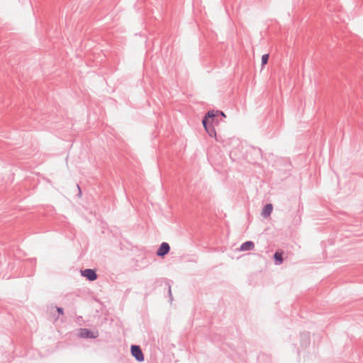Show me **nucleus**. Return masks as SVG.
I'll return each mask as SVG.
<instances>
[{
    "mask_svg": "<svg viewBox=\"0 0 363 363\" xmlns=\"http://www.w3.org/2000/svg\"><path fill=\"white\" fill-rule=\"evenodd\" d=\"M79 337L82 338H95L98 337L97 331H91L88 329H80L78 333Z\"/></svg>",
    "mask_w": 363,
    "mask_h": 363,
    "instance_id": "nucleus-2",
    "label": "nucleus"
},
{
    "mask_svg": "<svg viewBox=\"0 0 363 363\" xmlns=\"http://www.w3.org/2000/svg\"><path fill=\"white\" fill-rule=\"evenodd\" d=\"M269 60V55L265 54L262 56V66H264L267 64Z\"/></svg>",
    "mask_w": 363,
    "mask_h": 363,
    "instance_id": "nucleus-9",
    "label": "nucleus"
},
{
    "mask_svg": "<svg viewBox=\"0 0 363 363\" xmlns=\"http://www.w3.org/2000/svg\"><path fill=\"white\" fill-rule=\"evenodd\" d=\"M273 206L272 204H267L262 210V215L264 218H267L270 216L272 212Z\"/></svg>",
    "mask_w": 363,
    "mask_h": 363,
    "instance_id": "nucleus-6",
    "label": "nucleus"
},
{
    "mask_svg": "<svg viewBox=\"0 0 363 363\" xmlns=\"http://www.w3.org/2000/svg\"><path fill=\"white\" fill-rule=\"evenodd\" d=\"M274 257L277 261V264H280L282 263L283 259H282V252H276Z\"/></svg>",
    "mask_w": 363,
    "mask_h": 363,
    "instance_id": "nucleus-8",
    "label": "nucleus"
},
{
    "mask_svg": "<svg viewBox=\"0 0 363 363\" xmlns=\"http://www.w3.org/2000/svg\"><path fill=\"white\" fill-rule=\"evenodd\" d=\"M254 248V243L251 241H247L244 242L240 248V251H248Z\"/></svg>",
    "mask_w": 363,
    "mask_h": 363,
    "instance_id": "nucleus-7",
    "label": "nucleus"
},
{
    "mask_svg": "<svg viewBox=\"0 0 363 363\" xmlns=\"http://www.w3.org/2000/svg\"><path fill=\"white\" fill-rule=\"evenodd\" d=\"M218 114H220L222 116L225 117V114L222 111H209L202 121V123L206 131L208 133V135L211 137H216V133L215 129L208 123H212L213 121V118L218 116Z\"/></svg>",
    "mask_w": 363,
    "mask_h": 363,
    "instance_id": "nucleus-1",
    "label": "nucleus"
},
{
    "mask_svg": "<svg viewBox=\"0 0 363 363\" xmlns=\"http://www.w3.org/2000/svg\"><path fill=\"white\" fill-rule=\"evenodd\" d=\"M57 311L60 314H63V310L62 308H57Z\"/></svg>",
    "mask_w": 363,
    "mask_h": 363,
    "instance_id": "nucleus-10",
    "label": "nucleus"
},
{
    "mask_svg": "<svg viewBox=\"0 0 363 363\" xmlns=\"http://www.w3.org/2000/svg\"><path fill=\"white\" fill-rule=\"evenodd\" d=\"M169 249L170 247L168 243L162 242L157 252V255L163 257L169 252Z\"/></svg>",
    "mask_w": 363,
    "mask_h": 363,
    "instance_id": "nucleus-4",
    "label": "nucleus"
},
{
    "mask_svg": "<svg viewBox=\"0 0 363 363\" xmlns=\"http://www.w3.org/2000/svg\"><path fill=\"white\" fill-rule=\"evenodd\" d=\"M82 274L90 281H94L97 278L96 272L94 270L89 269L82 271Z\"/></svg>",
    "mask_w": 363,
    "mask_h": 363,
    "instance_id": "nucleus-5",
    "label": "nucleus"
},
{
    "mask_svg": "<svg viewBox=\"0 0 363 363\" xmlns=\"http://www.w3.org/2000/svg\"><path fill=\"white\" fill-rule=\"evenodd\" d=\"M131 354L138 362L144 360L143 353L139 346L133 345L131 347Z\"/></svg>",
    "mask_w": 363,
    "mask_h": 363,
    "instance_id": "nucleus-3",
    "label": "nucleus"
}]
</instances>
